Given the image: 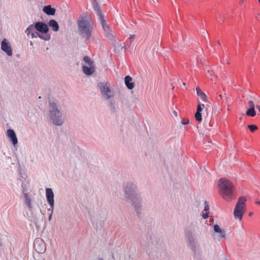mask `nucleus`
<instances>
[{
  "label": "nucleus",
  "instance_id": "18",
  "mask_svg": "<svg viewBox=\"0 0 260 260\" xmlns=\"http://www.w3.org/2000/svg\"><path fill=\"white\" fill-rule=\"evenodd\" d=\"M37 37H39L45 41H48L50 39V35L48 34L43 35L41 34V32H39L35 30V34H32L31 38H36Z\"/></svg>",
  "mask_w": 260,
  "mask_h": 260
},
{
  "label": "nucleus",
  "instance_id": "4",
  "mask_svg": "<svg viewBox=\"0 0 260 260\" xmlns=\"http://www.w3.org/2000/svg\"><path fill=\"white\" fill-rule=\"evenodd\" d=\"M49 106V116L51 121L56 126L62 125L64 122V117L57 102L56 101H50Z\"/></svg>",
  "mask_w": 260,
  "mask_h": 260
},
{
  "label": "nucleus",
  "instance_id": "10",
  "mask_svg": "<svg viewBox=\"0 0 260 260\" xmlns=\"http://www.w3.org/2000/svg\"><path fill=\"white\" fill-rule=\"evenodd\" d=\"M45 191L46 200L50 207V208L48 210L51 211V214H53L54 208V193L52 188H46Z\"/></svg>",
  "mask_w": 260,
  "mask_h": 260
},
{
  "label": "nucleus",
  "instance_id": "43",
  "mask_svg": "<svg viewBox=\"0 0 260 260\" xmlns=\"http://www.w3.org/2000/svg\"><path fill=\"white\" fill-rule=\"evenodd\" d=\"M98 260H104L103 258H99Z\"/></svg>",
  "mask_w": 260,
  "mask_h": 260
},
{
  "label": "nucleus",
  "instance_id": "42",
  "mask_svg": "<svg viewBox=\"0 0 260 260\" xmlns=\"http://www.w3.org/2000/svg\"><path fill=\"white\" fill-rule=\"evenodd\" d=\"M217 43H218V45H220V41H217Z\"/></svg>",
  "mask_w": 260,
  "mask_h": 260
},
{
  "label": "nucleus",
  "instance_id": "2",
  "mask_svg": "<svg viewBox=\"0 0 260 260\" xmlns=\"http://www.w3.org/2000/svg\"><path fill=\"white\" fill-rule=\"evenodd\" d=\"M79 35L83 39L88 40L92 35L93 23L90 17L86 14L79 16L77 21Z\"/></svg>",
  "mask_w": 260,
  "mask_h": 260
},
{
  "label": "nucleus",
  "instance_id": "13",
  "mask_svg": "<svg viewBox=\"0 0 260 260\" xmlns=\"http://www.w3.org/2000/svg\"><path fill=\"white\" fill-rule=\"evenodd\" d=\"M213 230L214 232L218 234L217 238L218 240L221 239H225L226 238V232L225 230L221 229L220 226L217 224L213 225Z\"/></svg>",
  "mask_w": 260,
  "mask_h": 260
},
{
  "label": "nucleus",
  "instance_id": "21",
  "mask_svg": "<svg viewBox=\"0 0 260 260\" xmlns=\"http://www.w3.org/2000/svg\"><path fill=\"white\" fill-rule=\"evenodd\" d=\"M197 94L200 99L204 102L207 101V96L206 94L203 92L199 87L196 88Z\"/></svg>",
  "mask_w": 260,
  "mask_h": 260
},
{
  "label": "nucleus",
  "instance_id": "39",
  "mask_svg": "<svg viewBox=\"0 0 260 260\" xmlns=\"http://www.w3.org/2000/svg\"><path fill=\"white\" fill-rule=\"evenodd\" d=\"M255 203H256V204H257V205H260V201H256V202H255Z\"/></svg>",
  "mask_w": 260,
  "mask_h": 260
},
{
  "label": "nucleus",
  "instance_id": "22",
  "mask_svg": "<svg viewBox=\"0 0 260 260\" xmlns=\"http://www.w3.org/2000/svg\"><path fill=\"white\" fill-rule=\"evenodd\" d=\"M24 203L27 206V207L31 209L32 208L31 204V199L30 197L27 193H24Z\"/></svg>",
  "mask_w": 260,
  "mask_h": 260
},
{
  "label": "nucleus",
  "instance_id": "9",
  "mask_svg": "<svg viewBox=\"0 0 260 260\" xmlns=\"http://www.w3.org/2000/svg\"><path fill=\"white\" fill-rule=\"evenodd\" d=\"M100 23L102 26L103 29L105 32V34L107 38L111 41V43L114 45H115L116 41L114 39V36L112 32V31L110 28L109 26L106 23V20L105 19H102V22Z\"/></svg>",
  "mask_w": 260,
  "mask_h": 260
},
{
  "label": "nucleus",
  "instance_id": "40",
  "mask_svg": "<svg viewBox=\"0 0 260 260\" xmlns=\"http://www.w3.org/2000/svg\"><path fill=\"white\" fill-rule=\"evenodd\" d=\"M110 105H111V106H114V104L112 102V101H110Z\"/></svg>",
  "mask_w": 260,
  "mask_h": 260
},
{
  "label": "nucleus",
  "instance_id": "27",
  "mask_svg": "<svg viewBox=\"0 0 260 260\" xmlns=\"http://www.w3.org/2000/svg\"><path fill=\"white\" fill-rule=\"evenodd\" d=\"M246 114L247 116H251V117L255 116V115H256V112H255V109L254 108H249V109H248L246 111Z\"/></svg>",
  "mask_w": 260,
  "mask_h": 260
},
{
  "label": "nucleus",
  "instance_id": "32",
  "mask_svg": "<svg viewBox=\"0 0 260 260\" xmlns=\"http://www.w3.org/2000/svg\"><path fill=\"white\" fill-rule=\"evenodd\" d=\"M181 123L182 124H187L189 123V120L188 119H182L181 120Z\"/></svg>",
  "mask_w": 260,
  "mask_h": 260
},
{
  "label": "nucleus",
  "instance_id": "30",
  "mask_svg": "<svg viewBox=\"0 0 260 260\" xmlns=\"http://www.w3.org/2000/svg\"><path fill=\"white\" fill-rule=\"evenodd\" d=\"M248 105L250 107L249 108H254V103L252 101H249L248 102Z\"/></svg>",
  "mask_w": 260,
  "mask_h": 260
},
{
  "label": "nucleus",
  "instance_id": "29",
  "mask_svg": "<svg viewBox=\"0 0 260 260\" xmlns=\"http://www.w3.org/2000/svg\"><path fill=\"white\" fill-rule=\"evenodd\" d=\"M21 186L22 192L23 194H24V193H26V192L27 191V187H26V185L25 183L22 181Z\"/></svg>",
  "mask_w": 260,
  "mask_h": 260
},
{
  "label": "nucleus",
  "instance_id": "17",
  "mask_svg": "<svg viewBox=\"0 0 260 260\" xmlns=\"http://www.w3.org/2000/svg\"><path fill=\"white\" fill-rule=\"evenodd\" d=\"M124 83L128 89H132L135 87V83L133 82L132 78L129 76H126L124 78Z\"/></svg>",
  "mask_w": 260,
  "mask_h": 260
},
{
  "label": "nucleus",
  "instance_id": "5",
  "mask_svg": "<svg viewBox=\"0 0 260 260\" xmlns=\"http://www.w3.org/2000/svg\"><path fill=\"white\" fill-rule=\"evenodd\" d=\"M97 88L100 92L102 98L105 101L110 100L115 96L114 91L111 88V85L108 82L98 83Z\"/></svg>",
  "mask_w": 260,
  "mask_h": 260
},
{
  "label": "nucleus",
  "instance_id": "15",
  "mask_svg": "<svg viewBox=\"0 0 260 260\" xmlns=\"http://www.w3.org/2000/svg\"><path fill=\"white\" fill-rule=\"evenodd\" d=\"M82 71L85 75L90 76L93 74L95 72V65L87 66L83 64Z\"/></svg>",
  "mask_w": 260,
  "mask_h": 260
},
{
  "label": "nucleus",
  "instance_id": "35",
  "mask_svg": "<svg viewBox=\"0 0 260 260\" xmlns=\"http://www.w3.org/2000/svg\"><path fill=\"white\" fill-rule=\"evenodd\" d=\"M135 35H129V39L131 40V42L133 41V40L135 39Z\"/></svg>",
  "mask_w": 260,
  "mask_h": 260
},
{
  "label": "nucleus",
  "instance_id": "1",
  "mask_svg": "<svg viewBox=\"0 0 260 260\" xmlns=\"http://www.w3.org/2000/svg\"><path fill=\"white\" fill-rule=\"evenodd\" d=\"M122 188L126 202L129 203L137 213H140L142 208V199L137 184L132 181L125 182L123 183Z\"/></svg>",
  "mask_w": 260,
  "mask_h": 260
},
{
  "label": "nucleus",
  "instance_id": "7",
  "mask_svg": "<svg viewBox=\"0 0 260 260\" xmlns=\"http://www.w3.org/2000/svg\"><path fill=\"white\" fill-rule=\"evenodd\" d=\"M247 199L245 197H240L236 205L234 210V216L236 219L241 221L242 219L243 215L246 211V202Z\"/></svg>",
  "mask_w": 260,
  "mask_h": 260
},
{
  "label": "nucleus",
  "instance_id": "6",
  "mask_svg": "<svg viewBox=\"0 0 260 260\" xmlns=\"http://www.w3.org/2000/svg\"><path fill=\"white\" fill-rule=\"evenodd\" d=\"M247 199L245 197H240L236 205L234 210V216L236 219L241 221L242 219L243 215L246 211V202Z\"/></svg>",
  "mask_w": 260,
  "mask_h": 260
},
{
  "label": "nucleus",
  "instance_id": "33",
  "mask_svg": "<svg viewBox=\"0 0 260 260\" xmlns=\"http://www.w3.org/2000/svg\"><path fill=\"white\" fill-rule=\"evenodd\" d=\"M225 93H224L223 95H222V94H219L218 98H217V100L218 101H219L220 100H222L223 99V98H225Z\"/></svg>",
  "mask_w": 260,
  "mask_h": 260
},
{
  "label": "nucleus",
  "instance_id": "37",
  "mask_svg": "<svg viewBox=\"0 0 260 260\" xmlns=\"http://www.w3.org/2000/svg\"><path fill=\"white\" fill-rule=\"evenodd\" d=\"M253 214V212H250V213H249V216H251Z\"/></svg>",
  "mask_w": 260,
  "mask_h": 260
},
{
  "label": "nucleus",
  "instance_id": "20",
  "mask_svg": "<svg viewBox=\"0 0 260 260\" xmlns=\"http://www.w3.org/2000/svg\"><path fill=\"white\" fill-rule=\"evenodd\" d=\"M35 247L36 250H38L39 252L41 253L44 251V244L41 241L38 240L35 242Z\"/></svg>",
  "mask_w": 260,
  "mask_h": 260
},
{
  "label": "nucleus",
  "instance_id": "12",
  "mask_svg": "<svg viewBox=\"0 0 260 260\" xmlns=\"http://www.w3.org/2000/svg\"><path fill=\"white\" fill-rule=\"evenodd\" d=\"M34 25L36 30L41 34H45L46 35L49 31L48 25L42 22H37Z\"/></svg>",
  "mask_w": 260,
  "mask_h": 260
},
{
  "label": "nucleus",
  "instance_id": "26",
  "mask_svg": "<svg viewBox=\"0 0 260 260\" xmlns=\"http://www.w3.org/2000/svg\"><path fill=\"white\" fill-rule=\"evenodd\" d=\"M36 28L34 24L30 25L25 30V32L27 36L30 35L31 37L32 34H35Z\"/></svg>",
  "mask_w": 260,
  "mask_h": 260
},
{
  "label": "nucleus",
  "instance_id": "3",
  "mask_svg": "<svg viewBox=\"0 0 260 260\" xmlns=\"http://www.w3.org/2000/svg\"><path fill=\"white\" fill-rule=\"evenodd\" d=\"M217 186L219 194L224 200L230 202L234 199L235 188L230 180L221 178L218 180Z\"/></svg>",
  "mask_w": 260,
  "mask_h": 260
},
{
  "label": "nucleus",
  "instance_id": "23",
  "mask_svg": "<svg viewBox=\"0 0 260 260\" xmlns=\"http://www.w3.org/2000/svg\"><path fill=\"white\" fill-rule=\"evenodd\" d=\"M48 25L52 28L54 31H57L59 29V26L57 22L55 20H51L48 23Z\"/></svg>",
  "mask_w": 260,
  "mask_h": 260
},
{
  "label": "nucleus",
  "instance_id": "45",
  "mask_svg": "<svg viewBox=\"0 0 260 260\" xmlns=\"http://www.w3.org/2000/svg\"><path fill=\"white\" fill-rule=\"evenodd\" d=\"M207 72H208V73H210V71L209 70H208L207 71Z\"/></svg>",
  "mask_w": 260,
  "mask_h": 260
},
{
  "label": "nucleus",
  "instance_id": "11",
  "mask_svg": "<svg viewBox=\"0 0 260 260\" xmlns=\"http://www.w3.org/2000/svg\"><path fill=\"white\" fill-rule=\"evenodd\" d=\"M1 49L6 53L8 56L13 55L12 48L9 41L7 39H4L1 42Z\"/></svg>",
  "mask_w": 260,
  "mask_h": 260
},
{
  "label": "nucleus",
  "instance_id": "38",
  "mask_svg": "<svg viewBox=\"0 0 260 260\" xmlns=\"http://www.w3.org/2000/svg\"><path fill=\"white\" fill-rule=\"evenodd\" d=\"M210 74H211V75H213V70H211L210 71Z\"/></svg>",
  "mask_w": 260,
  "mask_h": 260
},
{
  "label": "nucleus",
  "instance_id": "36",
  "mask_svg": "<svg viewBox=\"0 0 260 260\" xmlns=\"http://www.w3.org/2000/svg\"><path fill=\"white\" fill-rule=\"evenodd\" d=\"M52 214L50 213V214L49 215V216L48 217V220L49 221H50L52 219Z\"/></svg>",
  "mask_w": 260,
  "mask_h": 260
},
{
  "label": "nucleus",
  "instance_id": "47",
  "mask_svg": "<svg viewBox=\"0 0 260 260\" xmlns=\"http://www.w3.org/2000/svg\"><path fill=\"white\" fill-rule=\"evenodd\" d=\"M258 1L259 3H260V0H258Z\"/></svg>",
  "mask_w": 260,
  "mask_h": 260
},
{
  "label": "nucleus",
  "instance_id": "16",
  "mask_svg": "<svg viewBox=\"0 0 260 260\" xmlns=\"http://www.w3.org/2000/svg\"><path fill=\"white\" fill-rule=\"evenodd\" d=\"M198 103L197 112L195 114V118L197 121L201 122L202 120L201 111L205 108V105L204 104H201L200 102H198Z\"/></svg>",
  "mask_w": 260,
  "mask_h": 260
},
{
  "label": "nucleus",
  "instance_id": "19",
  "mask_svg": "<svg viewBox=\"0 0 260 260\" xmlns=\"http://www.w3.org/2000/svg\"><path fill=\"white\" fill-rule=\"evenodd\" d=\"M43 11L48 15H54L55 13V9L52 8L50 5L45 6L43 9Z\"/></svg>",
  "mask_w": 260,
  "mask_h": 260
},
{
  "label": "nucleus",
  "instance_id": "34",
  "mask_svg": "<svg viewBox=\"0 0 260 260\" xmlns=\"http://www.w3.org/2000/svg\"><path fill=\"white\" fill-rule=\"evenodd\" d=\"M202 217L204 219H207L209 217V214L207 213H203L202 214Z\"/></svg>",
  "mask_w": 260,
  "mask_h": 260
},
{
  "label": "nucleus",
  "instance_id": "24",
  "mask_svg": "<svg viewBox=\"0 0 260 260\" xmlns=\"http://www.w3.org/2000/svg\"><path fill=\"white\" fill-rule=\"evenodd\" d=\"M82 64H85L87 66L94 65L93 61L88 56H85L83 57V62Z\"/></svg>",
  "mask_w": 260,
  "mask_h": 260
},
{
  "label": "nucleus",
  "instance_id": "44",
  "mask_svg": "<svg viewBox=\"0 0 260 260\" xmlns=\"http://www.w3.org/2000/svg\"><path fill=\"white\" fill-rule=\"evenodd\" d=\"M30 45H33L32 42H30Z\"/></svg>",
  "mask_w": 260,
  "mask_h": 260
},
{
  "label": "nucleus",
  "instance_id": "41",
  "mask_svg": "<svg viewBox=\"0 0 260 260\" xmlns=\"http://www.w3.org/2000/svg\"><path fill=\"white\" fill-rule=\"evenodd\" d=\"M173 113H174V115H175L176 116H177V112H176V111H174V112H173Z\"/></svg>",
  "mask_w": 260,
  "mask_h": 260
},
{
  "label": "nucleus",
  "instance_id": "14",
  "mask_svg": "<svg viewBox=\"0 0 260 260\" xmlns=\"http://www.w3.org/2000/svg\"><path fill=\"white\" fill-rule=\"evenodd\" d=\"M7 136L14 146H15L18 143V139L14 130L12 129H8L7 131Z\"/></svg>",
  "mask_w": 260,
  "mask_h": 260
},
{
  "label": "nucleus",
  "instance_id": "25",
  "mask_svg": "<svg viewBox=\"0 0 260 260\" xmlns=\"http://www.w3.org/2000/svg\"><path fill=\"white\" fill-rule=\"evenodd\" d=\"M94 10L96 11L97 15L99 17L100 22H102V19H104V16L102 13L101 10L100 9V6L98 4L94 5Z\"/></svg>",
  "mask_w": 260,
  "mask_h": 260
},
{
  "label": "nucleus",
  "instance_id": "31",
  "mask_svg": "<svg viewBox=\"0 0 260 260\" xmlns=\"http://www.w3.org/2000/svg\"><path fill=\"white\" fill-rule=\"evenodd\" d=\"M204 210L206 211H207L209 210V205H208V203L207 202H205L204 203Z\"/></svg>",
  "mask_w": 260,
  "mask_h": 260
},
{
  "label": "nucleus",
  "instance_id": "8",
  "mask_svg": "<svg viewBox=\"0 0 260 260\" xmlns=\"http://www.w3.org/2000/svg\"><path fill=\"white\" fill-rule=\"evenodd\" d=\"M184 234L187 246L193 252L196 253L199 247V244L195 235L191 230L188 229L185 230Z\"/></svg>",
  "mask_w": 260,
  "mask_h": 260
},
{
  "label": "nucleus",
  "instance_id": "46",
  "mask_svg": "<svg viewBox=\"0 0 260 260\" xmlns=\"http://www.w3.org/2000/svg\"><path fill=\"white\" fill-rule=\"evenodd\" d=\"M183 85L184 86H185V83L184 82V83H183Z\"/></svg>",
  "mask_w": 260,
  "mask_h": 260
},
{
  "label": "nucleus",
  "instance_id": "28",
  "mask_svg": "<svg viewBox=\"0 0 260 260\" xmlns=\"http://www.w3.org/2000/svg\"><path fill=\"white\" fill-rule=\"evenodd\" d=\"M248 127L252 133L254 132L258 129V127L256 125H248Z\"/></svg>",
  "mask_w": 260,
  "mask_h": 260
}]
</instances>
